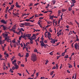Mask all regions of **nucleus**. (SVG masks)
I'll list each match as a JSON object with an SVG mask.
<instances>
[{"mask_svg": "<svg viewBox=\"0 0 79 79\" xmlns=\"http://www.w3.org/2000/svg\"><path fill=\"white\" fill-rule=\"evenodd\" d=\"M64 55H65V52H64L62 53V56H64Z\"/></svg>", "mask_w": 79, "mask_h": 79, "instance_id": "nucleus-21", "label": "nucleus"}, {"mask_svg": "<svg viewBox=\"0 0 79 79\" xmlns=\"http://www.w3.org/2000/svg\"><path fill=\"white\" fill-rule=\"evenodd\" d=\"M60 44V42H58V43H57V44H56V46H57V45H59V44Z\"/></svg>", "mask_w": 79, "mask_h": 79, "instance_id": "nucleus-58", "label": "nucleus"}, {"mask_svg": "<svg viewBox=\"0 0 79 79\" xmlns=\"http://www.w3.org/2000/svg\"><path fill=\"white\" fill-rule=\"evenodd\" d=\"M69 68H73V66L72 65H69Z\"/></svg>", "mask_w": 79, "mask_h": 79, "instance_id": "nucleus-28", "label": "nucleus"}, {"mask_svg": "<svg viewBox=\"0 0 79 79\" xmlns=\"http://www.w3.org/2000/svg\"><path fill=\"white\" fill-rule=\"evenodd\" d=\"M18 74H19V75L20 76H21V73H18Z\"/></svg>", "mask_w": 79, "mask_h": 79, "instance_id": "nucleus-56", "label": "nucleus"}, {"mask_svg": "<svg viewBox=\"0 0 79 79\" xmlns=\"http://www.w3.org/2000/svg\"><path fill=\"white\" fill-rule=\"evenodd\" d=\"M1 45L2 46V49H3V51H4V50H4V47H3V45H2V44H1Z\"/></svg>", "mask_w": 79, "mask_h": 79, "instance_id": "nucleus-22", "label": "nucleus"}, {"mask_svg": "<svg viewBox=\"0 0 79 79\" xmlns=\"http://www.w3.org/2000/svg\"><path fill=\"white\" fill-rule=\"evenodd\" d=\"M8 34H2V35H3L4 37H5V40H7L8 37Z\"/></svg>", "mask_w": 79, "mask_h": 79, "instance_id": "nucleus-3", "label": "nucleus"}, {"mask_svg": "<svg viewBox=\"0 0 79 79\" xmlns=\"http://www.w3.org/2000/svg\"><path fill=\"white\" fill-rule=\"evenodd\" d=\"M18 68H19L18 65H17L15 66V69H18Z\"/></svg>", "mask_w": 79, "mask_h": 79, "instance_id": "nucleus-16", "label": "nucleus"}, {"mask_svg": "<svg viewBox=\"0 0 79 79\" xmlns=\"http://www.w3.org/2000/svg\"><path fill=\"white\" fill-rule=\"evenodd\" d=\"M23 16H24V15L26 16L27 15V14L25 13V14H23Z\"/></svg>", "mask_w": 79, "mask_h": 79, "instance_id": "nucleus-55", "label": "nucleus"}, {"mask_svg": "<svg viewBox=\"0 0 79 79\" xmlns=\"http://www.w3.org/2000/svg\"><path fill=\"white\" fill-rule=\"evenodd\" d=\"M74 46L76 49H77V48H79V46L78 45L77 43H76L75 44H74Z\"/></svg>", "mask_w": 79, "mask_h": 79, "instance_id": "nucleus-5", "label": "nucleus"}, {"mask_svg": "<svg viewBox=\"0 0 79 79\" xmlns=\"http://www.w3.org/2000/svg\"><path fill=\"white\" fill-rule=\"evenodd\" d=\"M56 69V67H55V66H54L52 68V69Z\"/></svg>", "mask_w": 79, "mask_h": 79, "instance_id": "nucleus-46", "label": "nucleus"}, {"mask_svg": "<svg viewBox=\"0 0 79 79\" xmlns=\"http://www.w3.org/2000/svg\"><path fill=\"white\" fill-rule=\"evenodd\" d=\"M48 35H51V34H50V33L49 32H48Z\"/></svg>", "mask_w": 79, "mask_h": 79, "instance_id": "nucleus-41", "label": "nucleus"}, {"mask_svg": "<svg viewBox=\"0 0 79 79\" xmlns=\"http://www.w3.org/2000/svg\"><path fill=\"white\" fill-rule=\"evenodd\" d=\"M51 43H53V44H55V41L54 40H53L51 42Z\"/></svg>", "mask_w": 79, "mask_h": 79, "instance_id": "nucleus-11", "label": "nucleus"}, {"mask_svg": "<svg viewBox=\"0 0 79 79\" xmlns=\"http://www.w3.org/2000/svg\"><path fill=\"white\" fill-rule=\"evenodd\" d=\"M37 51V49H36V48H35L34 49V52H36Z\"/></svg>", "mask_w": 79, "mask_h": 79, "instance_id": "nucleus-39", "label": "nucleus"}, {"mask_svg": "<svg viewBox=\"0 0 79 79\" xmlns=\"http://www.w3.org/2000/svg\"><path fill=\"white\" fill-rule=\"evenodd\" d=\"M25 21H27V22H28V21H30V19H26Z\"/></svg>", "mask_w": 79, "mask_h": 79, "instance_id": "nucleus-30", "label": "nucleus"}, {"mask_svg": "<svg viewBox=\"0 0 79 79\" xmlns=\"http://www.w3.org/2000/svg\"><path fill=\"white\" fill-rule=\"evenodd\" d=\"M21 66H22V67H24V64H21Z\"/></svg>", "mask_w": 79, "mask_h": 79, "instance_id": "nucleus-53", "label": "nucleus"}, {"mask_svg": "<svg viewBox=\"0 0 79 79\" xmlns=\"http://www.w3.org/2000/svg\"><path fill=\"white\" fill-rule=\"evenodd\" d=\"M31 34H27L25 35V34H24L23 35H22V37L23 39H25V40H26L27 39V38H26V37H31Z\"/></svg>", "mask_w": 79, "mask_h": 79, "instance_id": "nucleus-2", "label": "nucleus"}, {"mask_svg": "<svg viewBox=\"0 0 79 79\" xmlns=\"http://www.w3.org/2000/svg\"><path fill=\"white\" fill-rule=\"evenodd\" d=\"M64 58H68V55H66L65 56Z\"/></svg>", "mask_w": 79, "mask_h": 79, "instance_id": "nucleus-19", "label": "nucleus"}, {"mask_svg": "<svg viewBox=\"0 0 79 79\" xmlns=\"http://www.w3.org/2000/svg\"><path fill=\"white\" fill-rule=\"evenodd\" d=\"M56 19L53 20V24H54L55 23V21H56Z\"/></svg>", "mask_w": 79, "mask_h": 79, "instance_id": "nucleus-50", "label": "nucleus"}, {"mask_svg": "<svg viewBox=\"0 0 79 79\" xmlns=\"http://www.w3.org/2000/svg\"><path fill=\"white\" fill-rule=\"evenodd\" d=\"M32 37H33V36H31V38H29L28 39H30V40L31 41H32L34 40V38H32Z\"/></svg>", "mask_w": 79, "mask_h": 79, "instance_id": "nucleus-8", "label": "nucleus"}, {"mask_svg": "<svg viewBox=\"0 0 79 79\" xmlns=\"http://www.w3.org/2000/svg\"><path fill=\"white\" fill-rule=\"evenodd\" d=\"M13 29H16V26L15 25L14 27L12 28V29H10V31H12V30H13Z\"/></svg>", "mask_w": 79, "mask_h": 79, "instance_id": "nucleus-9", "label": "nucleus"}, {"mask_svg": "<svg viewBox=\"0 0 79 79\" xmlns=\"http://www.w3.org/2000/svg\"><path fill=\"white\" fill-rule=\"evenodd\" d=\"M66 9H62V12H64V11H66Z\"/></svg>", "mask_w": 79, "mask_h": 79, "instance_id": "nucleus-18", "label": "nucleus"}, {"mask_svg": "<svg viewBox=\"0 0 79 79\" xmlns=\"http://www.w3.org/2000/svg\"><path fill=\"white\" fill-rule=\"evenodd\" d=\"M40 43L41 44V47H44V48H46V45L45 44H44V43L43 41H40Z\"/></svg>", "mask_w": 79, "mask_h": 79, "instance_id": "nucleus-4", "label": "nucleus"}, {"mask_svg": "<svg viewBox=\"0 0 79 79\" xmlns=\"http://www.w3.org/2000/svg\"><path fill=\"white\" fill-rule=\"evenodd\" d=\"M28 56H29V53H27L26 54V57H27H27H28Z\"/></svg>", "mask_w": 79, "mask_h": 79, "instance_id": "nucleus-20", "label": "nucleus"}, {"mask_svg": "<svg viewBox=\"0 0 79 79\" xmlns=\"http://www.w3.org/2000/svg\"><path fill=\"white\" fill-rule=\"evenodd\" d=\"M39 5V3H37L36 4H35V5H34V6L35 5V6H37V5Z\"/></svg>", "mask_w": 79, "mask_h": 79, "instance_id": "nucleus-59", "label": "nucleus"}, {"mask_svg": "<svg viewBox=\"0 0 79 79\" xmlns=\"http://www.w3.org/2000/svg\"><path fill=\"white\" fill-rule=\"evenodd\" d=\"M49 54L50 55H53V53L52 52H51L49 53Z\"/></svg>", "mask_w": 79, "mask_h": 79, "instance_id": "nucleus-43", "label": "nucleus"}, {"mask_svg": "<svg viewBox=\"0 0 79 79\" xmlns=\"http://www.w3.org/2000/svg\"><path fill=\"white\" fill-rule=\"evenodd\" d=\"M4 43H5V40L2 41V40H0V44H4Z\"/></svg>", "mask_w": 79, "mask_h": 79, "instance_id": "nucleus-7", "label": "nucleus"}, {"mask_svg": "<svg viewBox=\"0 0 79 79\" xmlns=\"http://www.w3.org/2000/svg\"><path fill=\"white\" fill-rule=\"evenodd\" d=\"M17 8H21V6H19V5L16 6Z\"/></svg>", "mask_w": 79, "mask_h": 79, "instance_id": "nucleus-26", "label": "nucleus"}, {"mask_svg": "<svg viewBox=\"0 0 79 79\" xmlns=\"http://www.w3.org/2000/svg\"><path fill=\"white\" fill-rule=\"evenodd\" d=\"M25 25L26 26L27 25H29V24H30V23L26 22L25 23Z\"/></svg>", "mask_w": 79, "mask_h": 79, "instance_id": "nucleus-10", "label": "nucleus"}, {"mask_svg": "<svg viewBox=\"0 0 79 79\" xmlns=\"http://www.w3.org/2000/svg\"><path fill=\"white\" fill-rule=\"evenodd\" d=\"M26 71L27 73H28V74H30L29 73V72L28 71H27V69H26Z\"/></svg>", "mask_w": 79, "mask_h": 79, "instance_id": "nucleus-40", "label": "nucleus"}, {"mask_svg": "<svg viewBox=\"0 0 79 79\" xmlns=\"http://www.w3.org/2000/svg\"><path fill=\"white\" fill-rule=\"evenodd\" d=\"M39 26H40V27H42V25H41V23L39 24Z\"/></svg>", "mask_w": 79, "mask_h": 79, "instance_id": "nucleus-52", "label": "nucleus"}, {"mask_svg": "<svg viewBox=\"0 0 79 79\" xmlns=\"http://www.w3.org/2000/svg\"><path fill=\"white\" fill-rule=\"evenodd\" d=\"M12 70H14L15 69V67L13 66L12 67Z\"/></svg>", "mask_w": 79, "mask_h": 79, "instance_id": "nucleus-38", "label": "nucleus"}, {"mask_svg": "<svg viewBox=\"0 0 79 79\" xmlns=\"http://www.w3.org/2000/svg\"><path fill=\"white\" fill-rule=\"evenodd\" d=\"M72 34V31H70L69 35H71V34Z\"/></svg>", "mask_w": 79, "mask_h": 79, "instance_id": "nucleus-32", "label": "nucleus"}, {"mask_svg": "<svg viewBox=\"0 0 79 79\" xmlns=\"http://www.w3.org/2000/svg\"><path fill=\"white\" fill-rule=\"evenodd\" d=\"M14 47H16V44H14Z\"/></svg>", "mask_w": 79, "mask_h": 79, "instance_id": "nucleus-64", "label": "nucleus"}, {"mask_svg": "<svg viewBox=\"0 0 79 79\" xmlns=\"http://www.w3.org/2000/svg\"><path fill=\"white\" fill-rule=\"evenodd\" d=\"M32 5H33V4L32 3H31L29 5V6H32Z\"/></svg>", "mask_w": 79, "mask_h": 79, "instance_id": "nucleus-35", "label": "nucleus"}, {"mask_svg": "<svg viewBox=\"0 0 79 79\" xmlns=\"http://www.w3.org/2000/svg\"><path fill=\"white\" fill-rule=\"evenodd\" d=\"M49 31L50 32H52V29H51V28H50L49 29Z\"/></svg>", "mask_w": 79, "mask_h": 79, "instance_id": "nucleus-33", "label": "nucleus"}, {"mask_svg": "<svg viewBox=\"0 0 79 79\" xmlns=\"http://www.w3.org/2000/svg\"><path fill=\"white\" fill-rule=\"evenodd\" d=\"M19 30H21L22 31H24V30H23V28H19Z\"/></svg>", "mask_w": 79, "mask_h": 79, "instance_id": "nucleus-24", "label": "nucleus"}, {"mask_svg": "<svg viewBox=\"0 0 79 79\" xmlns=\"http://www.w3.org/2000/svg\"><path fill=\"white\" fill-rule=\"evenodd\" d=\"M44 42L45 44H47V40H45L44 41Z\"/></svg>", "mask_w": 79, "mask_h": 79, "instance_id": "nucleus-51", "label": "nucleus"}, {"mask_svg": "<svg viewBox=\"0 0 79 79\" xmlns=\"http://www.w3.org/2000/svg\"><path fill=\"white\" fill-rule=\"evenodd\" d=\"M39 19H44V18L43 17H40Z\"/></svg>", "mask_w": 79, "mask_h": 79, "instance_id": "nucleus-48", "label": "nucleus"}, {"mask_svg": "<svg viewBox=\"0 0 79 79\" xmlns=\"http://www.w3.org/2000/svg\"><path fill=\"white\" fill-rule=\"evenodd\" d=\"M61 55H60L59 56H57V60H58L59 58H60V57H61Z\"/></svg>", "mask_w": 79, "mask_h": 79, "instance_id": "nucleus-34", "label": "nucleus"}, {"mask_svg": "<svg viewBox=\"0 0 79 79\" xmlns=\"http://www.w3.org/2000/svg\"><path fill=\"white\" fill-rule=\"evenodd\" d=\"M31 60L33 61V62H35V61H37V56H36V55L34 54L32 56H31Z\"/></svg>", "mask_w": 79, "mask_h": 79, "instance_id": "nucleus-1", "label": "nucleus"}, {"mask_svg": "<svg viewBox=\"0 0 79 79\" xmlns=\"http://www.w3.org/2000/svg\"><path fill=\"white\" fill-rule=\"evenodd\" d=\"M15 39H14V40H12V42L13 43H15Z\"/></svg>", "mask_w": 79, "mask_h": 79, "instance_id": "nucleus-42", "label": "nucleus"}, {"mask_svg": "<svg viewBox=\"0 0 79 79\" xmlns=\"http://www.w3.org/2000/svg\"><path fill=\"white\" fill-rule=\"evenodd\" d=\"M73 64L74 67H76V63H75V62H74Z\"/></svg>", "mask_w": 79, "mask_h": 79, "instance_id": "nucleus-54", "label": "nucleus"}, {"mask_svg": "<svg viewBox=\"0 0 79 79\" xmlns=\"http://www.w3.org/2000/svg\"><path fill=\"white\" fill-rule=\"evenodd\" d=\"M3 30H6V29L7 27L5 26H3Z\"/></svg>", "mask_w": 79, "mask_h": 79, "instance_id": "nucleus-12", "label": "nucleus"}, {"mask_svg": "<svg viewBox=\"0 0 79 79\" xmlns=\"http://www.w3.org/2000/svg\"><path fill=\"white\" fill-rule=\"evenodd\" d=\"M16 60H15L13 61H12V64H15L14 63H15V62H16Z\"/></svg>", "mask_w": 79, "mask_h": 79, "instance_id": "nucleus-25", "label": "nucleus"}, {"mask_svg": "<svg viewBox=\"0 0 79 79\" xmlns=\"http://www.w3.org/2000/svg\"><path fill=\"white\" fill-rule=\"evenodd\" d=\"M66 27L68 28H68H69V27L67 25V26H66Z\"/></svg>", "mask_w": 79, "mask_h": 79, "instance_id": "nucleus-63", "label": "nucleus"}, {"mask_svg": "<svg viewBox=\"0 0 79 79\" xmlns=\"http://www.w3.org/2000/svg\"><path fill=\"white\" fill-rule=\"evenodd\" d=\"M47 37H48V39H49V40H50V38L51 37V35H48Z\"/></svg>", "mask_w": 79, "mask_h": 79, "instance_id": "nucleus-17", "label": "nucleus"}, {"mask_svg": "<svg viewBox=\"0 0 79 79\" xmlns=\"http://www.w3.org/2000/svg\"><path fill=\"white\" fill-rule=\"evenodd\" d=\"M25 25V24H24V23H21L20 24V26H24Z\"/></svg>", "mask_w": 79, "mask_h": 79, "instance_id": "nucleus-49", "label": "nucleus"}, {"mask_svg": "<svg viewBox=\"0 0 79 79\" xmlns=\"http://www.w3.org/2000/svg\"><path fill=\"white\" fill-rule=\"evenodd\" d=\"M17 5H18V2H16V4H15V6H17Z\"/></svg>", "mask_w": 79, "mask_h": 79, "instance_id": "nucleus-61", "label": "nucleus"}, {"mask_svg": "<svg viewBox=\"0 0 79 79\" xmlns=\"http://www.w3.org/2000/svg\"><path fill=\"white\" fill-rule=\"evenodd\" d=\"M72 2H73V3H76V1L75 0H72Z\"/></svg>", "mask_w": 79, "mask_h": 79, "instance_id": "nucleus-23", "label": "nucleus"}, {"mask_svg": "<svg viewBox=\"0 0 79 79\" xmlns=\"http://www.w3.org/2000/svg\"><path fill=\"white\" fill-rule=\"evenodd\" d=\"M14 58H15V57L14 56L12 57V58L11 59V61H13V60L14 59Z\"/></svg>", "mask_w": 79, "mask_h": 79, "instance_id": "nucleus-29", "label": "nucleus"}, {"mask_svg": "<svg viewBox=\"0 0 79 79\" xmlns=\"http://www.w3.org/2000/svg\"><path fill=\"white\" fill-rule=\"evenodd\" d=\"M37 17H39V16L35 14V18H37Z\"/></svg>", "mask_w": 79, "mask_h": 79, "instance_id": "nucleus-62", "label": "nucleus"}, {"mask_svg": "<svg viewBox=\"0 0 79 79\" xmlns=\"http://www.w3.org/2000/svg\"><path fill=\"white\" fill-rule=\"evenodd\" d=\"M74 3H73L72 5H71V7H73V6H74Z\"/></svg>", "mask_w": 79, "mask_h": 79, "instance_id": "nucleus-44", "label": "nucleus"}, {"mask_svg": "<svg viewBox=\"0 0 79 79\" xmlns=\"http://www.w3.org/2000/svg\"><path fill=\"white\" fill-rule=\"evenodd\" d=\"M1 22L2 23H3V24H6V21H5L4 20H1Z\"/></svg>", "mask_w": 79, "mask_h": 79, "instance_id": "nucleus-6", "label": "nucleus"}, {"mask_svg": "<svg viewBox=\"0 0 79 79\" xmlns=\"http://www.w3.org/2000/svg\"><path fill=\"white\" fill-rule=\"evenodd\" d=\"M52 2L53 4H55V3H56V1H55V0H53Z\"/></svg>", "mask_w": 79, "mask_h": 79, "instance_id": "nucleus-27", "label": "nucleus"}, {"mask_svg": "<svg viewBox=\"0 0 79 79\" xmlns=\"http://www.w3.org/2000/svg\"><path fill=\"white\" fill-rule=\"evenodd\" d=\"M50 6V4H47V6H46V8L47 9L48 8V7Z\"/></svg>", "mask_w": 79, "mask_h": 79, "instance_id": "nucleus-31", "label": "nucleus"}, {"mask_svg": "<svg viewBox=\"0 0 79 79\" xmlns=\"http://www.w3.org/2000/svg\"><path fill=\"white\" fill-rule=\"evenodd\" d=\"M48 62H49L48 60H47L46 61V62L45 63V64H47L48 63Z\"/></svg>", "mask_w": 79, "mask_h": 79, "instance_id": "nucleus-37", "label": "nucleus"}, {"mask_svg": "<svg viewBox=\"0 0 79 79\" xmlns=\"http://www.w3.org/2000/svg\"><path fill=\"white\" fill-rule=\"evenodd\" d=\"M69 11H71V10H72V7H70L69 8Z\"/></svg>", "mask_w": 79, "mask_h": 79, "instance_id": "nucleus-13", "label": "nucleus"}, {"mask_svg": "<svg viewBox=\"0 0 79 79\" xmlns=\"http://www.w3.org/2000/svg\"><path fill=\"white\" fill-rule=\"evenodd\" d=\"M34 16L33 15L29 19H32V18H34Z\"/></svg>", "mask_w": 79, "mask_h": 79, "instance_id": "nucleus-57", "label": "nucleus"}, {"mask_svg": "<svg viewBox=\"0 0 79 79\" xmlns=\"http://www.w3.org/2000/svg\"><path fill=\"white\" fill-rule=\"evenodd\" d=\"M50 19H51L52 20L53 19V17H51V16H50Z\"/></svg>", "mask_w": 79, "mask_h": 79, "instance_id": "nucleus-45", "label": "nucleus"}, {"mask_svg": "<svg viewBox=\"0 0 79 79\" xmlns=\"http://www.w3.org/2000/svg\"><path fill=\"white\" fill-rule=\"evenodd\" d=\"M67 73H70V71H69V70H67Z\"/></svg>", "mask_w": 79, "mask_h": 79, "instance_id": "nucleus-47", "label": "nucleus"}, {"mask_svg": "<svg viewBox=\"0 0 79 79\" xmlns=\"http://www.w3.org/2000/svg\"><path fill=\"white\" fill-rule=\"evenodd\" d=\"M52 22H48V24H52Z\"/></svg>", "mask_w": 79, "mask_h": 79, "instance_id": "nucleus-36", "label": "nucleus"}, {"mask_svg": "<svg viewBox=\"0 0 79 79\" xmlns=\"http://www.w3.org/2000/svg\"><path fill=\"white\" fill-rule=\"evenodd\" d=\"M54 73V71H52L50 73V75L51 76H52L53 75V73Z\"/></svg>", "mask_w": 79, "mask_h": 79, "instance_id": "nucleus-14", "label": "nucleus"}, {"mask_svg": "<svg viewBox=\"0 0 79 79\" xmlns=\"http://www.w3.org/2000/svg\"><path fill=\"white\" fill-rule=\"evenodd\" d=\"M41 41H40V42H44V38H43V37H42L41 38Z\"/></svg>", "mask_w": 79, "mask_h": 79, "instance_id": "nucleus-15", "label": "nucleus"}, {"mask_svg": "<svg viewBox=\"0 0 79 79\" xmlns=\"http://www.w3.org/2000/svg\"><path fill=\"white\" fill-rule=\"evenodd\" d=\"M30 43L31 44H33V41H30Z\"/></svg>", "mask_w": 79, "mask_h": 79, "instance_id": "nucleus-60", "label": "nucleus"}]
</instances>
